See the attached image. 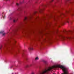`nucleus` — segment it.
I'll return each mask as SVG.
<instances>
[{
    "label": "nucleus",
    "mask_w": 74,
    "mask_h": 74,
    "mask_svg": "<svg viewBox=\"0 0 74 74\" xmlns=\"http://www.w3.org/2000/svg\"><path fill=\"white\" fill-rule=\"evenodd\" d=\"M11 40L10 39H8L6 40V43L5 44V48L4 49L5 51L6 50H8V49L10 47L12 48V44H10Z\"/></svg>",
    "instance_id": "nucleus-1"
},
{
    "label": "nucleus",
    "mask_w": 74,
    "mask_h": 74,
    "mask_svg": "<svg viewBox=\"0 0 74 74\" xmlns=\"http://www.w3.org/2000/svg\"><path fill=\"white\" fill-rule=\"evenodd\" d=\"M38 12L37 11L35 12L33 14H31L30 16L27 17H25L24 19V21L25 22H27L30 19H31V18H32V17L33 16V15L34 14H36V13H38Z\"/></svg>",
    "instance_id": "nucleus-2"
},
{
    "label": "nucleus",
    "mask_w": 74,
    "mask_h": 74,
    "mask_svg": "<svg viewBox=\"0 0 74 74\" xmlns=\"http://www.w3.org/2000/svg\"><path fill=\"white\" fill-rule=\"evenodd\" d=\"M53 1V0H50V1L49 2V3H47V5H43V8H42V9H39L38 10L39 12H40V13H41V12H42V11H43V10H44V7H47L48 5H49V3H51V2H52Z\"/></svg>",
    "instance_id": "nucleus-3"
},
{
    "label": "nucleus",
    "mask_w": 74,
    "mask_h": 74,
    "mask_svg": "<svg viewBox=\"0 0 74 74\" xmlns=\"http://www.w3.org/2000/svg\"><path fill=\"white\" fill-rule=\"evenodd\" d=\"M21 26H19V27H18V28L17 29L14 30L13 31L14 33H15L16 32H17V31H18V30H19V29H21Z\"/></svg>",
    "instance_id": "nucleus-4"
},
{
    "label": "nucleus",
    "mask_w": 74,
    "mask_h": 74,
    "mask_svg": "<svg viewBox=\"0 0 74 74\" xmlns=\"http://www.w3.org/2000/svg\"><path fill=\"white\" fill-rule=\"evenodd\" d=\"M0 33L1 34H2V35L3 36H4L5 35V33L4 31L1 32Z\"/></svg>",
    "instance_id": "nucleus-5"
},
{
    "label": "nucleus",
    "mask_w": 74,
    "mask_h": 74,
    "mask_svg": "<svg viewBox=\"0 0 74 74\" xmlns=\"http://www.w3.org/2000/svg\"><path fill=\"white\" fill-rule=\"evenodd\" d=\"M73 31H70L68 32H66L65 34H71V33H72Z\"/></svg>",
    "instance_id": "nucleus-6"
},
{
    "label": "nucleus",
    "mask_w": 74,
    "mask_h": 74,
    "mask_svg": "<svg viewBox=\"0 0 74 74\" xmlns=\"http://www.w3.org/2000/svg\"><path fill=\"white\" fill-rule=\"evenodd\" d=\"M42 62H44V63H45V64H48V62H47V61L44 60H42Z\"/></svg>",
    "instance_id": "nucleus-7"
},
{
    "label": "nucleus",
    "mask_w": 74,
    "mask_h": 74,
    "mask_svg": "<svg viewBox=\"0 0 74 74\" xmlns=\"http://www.w3.org/2000/svg\"><path fill=\"white\" fill-rule=\"evenodd\" d=\"M18 19H14L13 20V22L14 23H16V22H17V21H18Z\"/></svg>",
    "instance_id": "nucleus-8"
},
{
    "label": "nucleus",
    "mask_w": 74,
    "mask_h": 74,
    "mask_svg": "<svg viewBox=\"0 0 74 74\" xmlns=\"http://www.w3.org/2000/svg\"><path fill=\"white\" fill-rule=\"evenodd\" d=\"M39 58H38V57H36L35 58L34 60H35V61H36L37 60H39Z\"/></svg>",
    "instance_id": "nucleus-9"
},
{
    "label": "nucleus",
    "mask_w": 74,
    "mask_h": 74,
    "mask_svg": "<svg viewBox=\"0 0 74 74\" xmlns=\"http://www.w3.org/2000/svg\"><path fill=\"white\" fill-rule=\"evenodd\" d=\"M16 43V41L15 40H14L12 42L13 44L14 45Z\"/></svg>",
    "instance_id": "nucleus-10"
},
{
    "label": "nucleus",
    "mask_w": 74,
    "mask_h": 74,
    "mask_svg": "<svg viewBox=\"0 0 74 74\" xmlns=\"http://www.w3.org/2000/svg\"><path fill=\"white\" fill-rule=\"evenodd\" d=\"M29 50H33V48H32V47H30L29 48Z\"/></svg>",
    "instance_id": "nucleus-11"
},
{
    "label": "nucleus",
    "mask_w": 74,
    "mask_h": 74,
    "mask_svg": "<svg viewBox=\"0 0 74 74\" xmlns=\"http://www.w3.org/2000/svg\"><path fill=\"white\" fill-rule=\"evenodd\" d=\"M2 16L3 17V19H4V18H5V15L4 14L2 15Z\"/></svg>",
    "instance_id": "nucleus-12"
},
{
    "label": "nucleus",
    "mask_w": 74,
    "mask_h": 74,
    "mask_svg": "<svg viewBox=\"0 0 74 74\" xmlns=\"http://www.w3.org/2000/svg\"><path fill=\"white\" fill-rule=\"evenodd\" d=\"M69 18H67L66 20V22L67 23H69Z\"/></svg>",
    "instance_id": "nucleus-13"
},
{
    "label": "nucleus",
    "mask_w": 74,
    "mask_h": 74,
    "mask_svg": "<svg viewBox=\"0 0 74 74\" xmlns=\"http://www.w3.org/2000/svg\"><path fill=\"white\" fill-rule=\"evenodd\" d=\"M70 0H66L65 1V3H66L67 2V1H70Z\"/></svg>",
    "instance_id": "nucleus-14"
},
{
    "label": "nucleus",
    "mask_w": 74,
    "mask_h": 74,
    "mask_svg": "<svg viewBox=\"0 0 74 74\" xmlns=\"http://www.w3.org/2000/svg\"><path fill=\"white\" fill-rule=\"evenodd\" d=\"M21 7H19V8H18V10L19 11H20L21 10Z\"/></svg>",
    "instance_id": "nucleus-15"
},
{
    "label": "nucleus",
    "mask_w": 74,
    "mask_h": 74,
    "mask_svg": "<svg viewBox=\"0 0 74 74\" xmlns=\"http://www.w3.org/2000/svg\"><path fill=\"white\" fill-rule=\"evenodd\" d=\"M29 65H27L26 66H25V67H26V68H27V67H29Z\"/></svg>",
    "instance_id": "nucleus-16"
},
{
    "label": "nucleus",
    "mask_w": 74,
    "mask_h": 74,
    "mask_svg": "<svg viewBox=\"0 0 74 74\" xmlns=\"http://www.w3.org/2000/svg\"><path fill=\"white\" fill-rule=\"evenodd\" d=\"M20 5V4H19L18 3H16V5H17V6H19V5Z\"/></svg>",
    "instance_id": "nucleus-17"
},
{
    "label": "nucleus",
    "mask_w": 74,
    "mask_h": 74,
    "mask_svg": "<svg viewBox=\"0 0 74 74\" xmlns=\"http://www.w3.org/2000/svg\"><path fill=\"white\" fill-rule=\"evenodd\" d=\"M31 74H35V73L32 72L31 73Z\"/></svg>",
    "instance_id": "nucleus-18"
},
{
    "label": "nucleus",
    "mask_w": 74,
    "mask_h": 74,
    "mask_svg": "<svg viewBox=\"0 0 74 74\" xmlns=\"http://www.w3.org/2000/svg\"><path fill=\"white\" fill-rule=\"evenodd\" d=\"M66 12L67 13L69 12V11H66Z\"/></svg>",
    "instance_id": "nucleus-19"
},
{
    "label": "nucleus",
    "mask_w": 74,
    "mask_h": 74,
    "mask_svg": "<svg viewBox=\"0 0 74 74\" xmlns=\"http://www.w3.org/2000/svg\"><path fill=\"white\" fill-rule=\"evenodd\" d=\"M70 3H73V2H70Z\"/></svg>",
    "instance_id": "nucleus-20"
},
{
    "label": "nucleus",
    "mask_w": 74,
    "mask_h": 74,
    "mask_svg": "<svg viewBox=\"0 0 74 74\" xmlns=\"http://www.w3.org/2000/svg\"><path fill=\"white\" fill-rule=\"evenodd\" d=\"M5 0L6 1H9L10 0Z\"/></svg>",
    "instance_id": "nucleus-21"
},
{
    "label": "nucleus",
    "mask_w": 74,
    "mask_h": 74,
    "mask_svg": "<svg viewBox=\"0 0 74 74\" xmlns=\"http://www.w3.org/2000/svg\"><path fill=\"white\" fill-rule=\"evenodd\" d=\"M29 66H32V65L31 64H30Z\"/></svg>",
    "instance_id": "nucleus-22"
},
{
    "label": "nucleus",
    "mask_w": 74,
    "mask_h": 74,
    "mask_svg": "<svg viewBox=\"0 0 74 74\" xmlns=\"http://www.w3.org/2000/svg\"><path fill=\"white\" fill-rule=\"evenodd\" d=\"M72 15H74V14H72Z\"/></svg>",
    "instance_id": "nucleus-23"
},
{
    "label": "nucleus",
    "mask_w": 74,
    "mask_h": 74,
    "mask_svg": "<svg viewBox=\"0 0 74 74\" xmlns=\"http://www.w3.org/2000/svg\"><path fill=\"white\" fill-rule=\"evenodd\" d=\"M63 15H65V14H63Z\"/></svg>",
    "instance_id": "nucleus-24"
},
{
    "label": "nucleus",
    "mask_w": 74,
    "mask_h": 74,
    "mask_svg": "<svg viewBox=\"0 0 74 74\" xmlns=\"http://www.w3.org/2000/svg\"><path fill=\"white\" fill-rule=\"evenodd\" d=\"M57 32H58V30H57Z\"/></svg>",
    "instance_id": "nucleus-25"
},
{
    "label": "nucleus",
    "mask_w": 74,
    "mask_h": 74,
    "mask_svg": "<svg viewBox=\"0 0 74 74\" xmlns=\"http://www.w3.org/2000/svg\"><path fill=\"white\" fill-rule=\"evenodd\" d=\"M50 18H51V17H52V16H50Z\"/></svg>",
    "instance_id": "nucleus-26"
},
{
    "label": "nucleus",
    "mask_w": 74,
    "mask_h": 74,
    "mask_svg": "<svg viewBox=\"0 0 74 74\" xmlns=\"http://www.w3.org/2000/svg\"><path fill=\"white\" fill-rule=\"evenodd\" d=\"M10 20H11V18H10Z\"/></svg>",
    "instance_id": "nucleus-27"
},
{
    "label": "nucleus",
    "mask_w": 74,
    "mask_h": 74,
    "mask_svg": "<svg viewBox=\"0 0 74 74\" xmlns=\"http://www.w3.org/2000/svg\"><path fill=\"white\" fill-rule=\"evenodd\" d=\"M1 47H0L1 48Z\"/></svg>",
    "instance_id": "nucleus-28"
},
{
    "label": "nucleus",
    "mask_w": 74,
    "mask_h": 74,
    "mask_svg": "<svg viewBox=\"0 0 74 74\" xmlns=\"http://www.w3.org/2000/svg\"><path fill=\"white\" fill-rule=\"evenodd\" d=\"M22 3H21V2H20V4H21Z\"/></svg>",
    "instance_id": "nucleus-29"
},
{
    "label": "nucleus",
    "mask_w": 74,
    "mask_h": 74,
    "mask_svg": "<svg viewBox=\"0 0 74 74\" xmlns=\"http://www.w3.org/2000/svg\"><path fill=\"white\" fill-rule=\"evenodd\" d=\"M24 13H25V12H24Z\"/></svg>",
    "instance_id": "nucleus-30"
}]
</instances>
